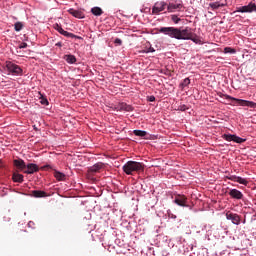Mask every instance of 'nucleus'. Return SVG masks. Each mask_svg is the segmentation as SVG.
Returning <instances> with one entry per match:
<instances>
[{"instance_id": "nucleus-27", "label": "nucleus", "mask_w": 256, "mask_h": 256, "mask_svg": "<svg viewBox=\"0 0 256 256\" xmlns=\"http://www.w3.org/2000/svg\"><path fill=\"white\" fill-rule=\"evenodd\" d=\"M209 7H211V9L213 11H216V9H219L220 7H223V4H221L220 2H211L209 4Z\"/></svg>"}, {"instance_id": "nucleus-38", "label": "nucleus", "mask_w": 256, "mask_h": 256, "mask_svg": "<svg viewBox=\"0 0 256 256\" xmlns=\"http://www.w3.org/2000/svg\"><path fill=\"white\" fill-rule=\"evenodd\" d=\"M147 101H149L150 103H153L155 101V96H153V95L148 96Z\"/></svg>"}, {"instance_id": "nucleus-26", "label": "nucleus", "mask_w": 256, "mask_h": 256, "mask_svg": "<svg viewBox=\"0 0 256 256\" xmlns=\"http://www.w3.org/2000/svg\"><path fill=\"white\" fill-rule=\"evenodd\" d=\"M39 95H40L39 99H40L41 105H45V106L49 105V100L47 99V97L41 94V92H39Z\"/></svg>"}, {"instance_id": "nucleus-12", "label": "nucleus", "mask_w": 256, "mask_h": 256, "mask_svg": "<svg viewBox=\"0 0 256 256\" xmlns=\"http://www.w3.org/2000/svg\"><path fill=\"white\" fill-rule=\"evenodd\" d=\"M114 111H126L127 113H131L133 111V107L130 104L125 102H119L114 108Z\"/></svg>"}, {"instance_id": "nucleus-32", "label": "nucleus", "mask_w": 256, "mask_h": 256, "mask_svg": "<svg viewBox=\"0 0 256 256\" xmlns=\"http://www.w3.org/2000/svg\"><path fill=\"white\" fill-rule=\"evenodd\" d=\"M187 109H189V107H187V105L181 104L180 106H178L176 108V111H187Z\"/></svg>"}, {"instance_id": "nucleus-16", "label": "nucleus", "mask_w": 256, "mask_h": 256, "mask_svg": "<svg viewBox=\"0 0 256 256\" xmlns=\"http://www.w3.org/2000/svg\"><path fill=\"white\" fill-rule=\"evenodd\" d=\"M166 7H167L168 13H173V12L177 11V9H181V7H183V5L175 4V3H169V4H167Z\"/></svg>"}, {"instance_id": "nucleus-20", "label": "nucleus", "mask_w": 256, "mask_h": 256, "mask_svg": "<svg viewBox=\"0 0 256 256\" xmlns=\"http://www.w3.org/2000/svg\"><path fill=\"white\" fill-rule=\"evenodd\" d=\"M54 177L57 181H65L67 179V175L65 173L60 172L58 170H54Z\"/></svg>"}, {"instance_id": "nucleus-24", "label": "nucleus", "mask_w": 256, "mask_h": 256, "mask_svg": "<svg viewBox=\"0 0 256 256\" xmlns=\"http://www.w3.org/2000/svg\"><path fill=\"white\" fill-rule=\"evenodd\" d=\"M12 179H13L14 183H23L24 176H23V174L14 173L12 176Z\"/></svg>"}, {"instance_id": "nucleus-6", "label": "nucleus", "mask_w": 256, "mask_h": 256, "mask_svg": "<svg viewBox=\"0 0 256 256\" xmlns=\"http://www.w3.org/2000/svg\"><path fill=\"white\" fill-rule=\"evenodd\" d=\"M165 9H167V2H156L152 7V15H160Z\"/></svg>"}, {"instance_id": "nucleus-40", "label": "nucleus", "mask_w": 256, "mask_h": 256, "mask_svg": "<svg viewBox=\"0 0 256 256\" xmlns=\"http://www.w3.org/2000/svg\"><path fill=\"white\" fill-rule=\"evenodd\" d=\"M55 46H56V47H63V43H62V42H57V43L55 44Z\"/></svg>"}, {"instance_id": "nucleus-31", "label": "nucleus", "mask_w": 256, "mask_h": 256, "mask_svg": "<svg viewBox=\"0 0 256 256\" xmlns=\"http://www.w3.org/2000/svg\"><path fill=\"white\" fill-rule=\"evenodd\" d=\"M146 255H147V256L155 255V248H153V247H147Z\"/></svg>"}, {"instance_id": "nucleus-5", "label": "nucleus", "mask_w": 256, "mask_h": 256, "mask_svg": "<svg viewBox=\"0 0 256 256\" xmlns=\"http://www.w3.org/2000/svg\"><path fill=\"white\" fill-rule=\"evenodd\" d=\"M55 31H58V33H60V35H63L64 37H67L68 39H79V36L71 33V32H67L63 29V27L56 23L53 25Z\"/></svg>"}, {"instance_id": "nucleus-39", "label": "nucleus", "mask_w": 256, "mask_h": 256, "mask_svg": "<svg viewBox=\"0 0 256 256\" xmlns=\"http://www.w3.org/2000/svg\"><path fill=\"white\" fill-rule=\"evenodd\" d=\"M116 245H119V247H121V245H123V243H121V240H115Z\"/></svg>"}, {"instance_id": "nucleus-4", "label": "nucleus", "mask_w": 256, "mask_h": 256, "mask_svg": "<svg viewBox=\"0 0 256 256\" xmlns=\"http://www.w3.org/2000/svg\"><path fill=\"white\" fill-rule=\"evenodd\" d=\"M6 69L9 75H14L15 77L23 76V68L11 61L6 62Z\"/></svg>"}, {"instance_id": "nucleus-9", "label": "nucleus", "mask_w": 256, "mask_h": 256, "mask_svg": "<svg viewBox=\"0 0 256 256\" xmlns=\"http://www.w3.org/2000/svg\"><path fill=\"white\" fill-rule=\"evenodd\" d=\"M226 219L227 221H231L233 225H241V216H239L237 213L227 212Z\"/></svg>"}, {"instance_id": "nucleus-19", "label": "nucleus", "mask_w": 256, "mask_h": 256, "mask_svg": "<svg viewBox=\"0 0 256 256\" xmlns=\"http://www.w3.org/2000/svg\"><path fill=\"white\" fill-rule=\"evenodd\" d=\"M105 167V163L103 162H98L96 164H94L91 168L90 171L92 173H98V171H101V169H103Z\"/></svg>"}, {"instance_id": "nucleus-25", "label": "nucleus", "mask_w": 256, "mask_h": 256, "mask_svg": "<svg viewBox=\"0 0 256 256\" xmlns=\"http://www.w3.org/2000/svg\"><path fill=\"white\" fill-rule=\"evenodd\" d=\"M223 53L229 54V55H235V53H237V50L235 48L225 47L223 50Z\"/></svg>"}, {"instance_id": "nucleus-23", "label": "nucleus", "mask_w": 256, "mask_h": 256, "mask_svg": "<svg viewBox=\"0 0 256 256\" xmlns=\"http://www.w3.org/2000/svg\"><path fill=\"white\" fill-rule=\"evenodd\" d=\"M133 135L136 137H142V139H147V135H149V133L144 130H133Z\"/></svg>"}, {"instance_id": "nucleus-41", "label": "nucleus", "mask_w": 256, "mask_h": 256, "mask_svg": "<svg viewBox=\"0 0 256 256\" xmlns=\"http://www.w3.org/2000/svg\"><path fill=\"white\" fill-rule=\"evenodd\" d=\"M33 225H35L33 221L28 222V227H33Z\"/></svg>"}, {"instance_id": "nucleus-14", "label": "nucleus", "mask_w": 256, "mask_h": 256, "mask_svg": "<svg viewBox=\"0 0 256 256\" xmlns=\"http://www.w3.org/2000/svg\"><path fill=\"white\" fill-rule=\"evenodd\" d=\"M68 13L72 15V17H75L76 19H85V12L82 10H76L74 8L68 9Z\"/></svg>"}, {"instance_id": "nucleus-10", "label": "nucleus", "mask_w": 256, "mask_h": 256, "mask_svg": "<svg viewBox=\"0 0 256 256\" xmlns=\"http://www.w3.org/2000/svg\"><path fill=\"white\" fill-rule=\"evenodd\" d=\"M228 195L231 197V199L236 201H242V199L245 197L243 192H241V190H237L236 188H231L228 192Z\"/></svg>"}, {"instance_id": "nucleus-1", "label": "nucleus", "mask_w": 256, "mask_h": 256, "mask_svg": "<svg viewBox=\"0 0 256 256\" xmlns=\"http://www.w3.org/2000/svg\"><path fill=\"white\" fill-rule=\"evenodd\" d=\"M158 32L162 35H167L170 39H177L178 41H192L196 45H203V41L197 37H193L191 28L186 27L185 29L177 27H160Z\"/></svg>"}, {"instance_id": "nucleus-17", "label": "nucleus", "mask_w": 256, "mask_h": 256, "mask_svg": "<svg viewBox=\"0 0 256 256\" xmlns=\"http://www.w3.org/2000/svg\"><path fill=\"white\" fill-rule=\"evenodd\" d=\"M158 238L163 241V243H166L168 247L173 248L175 247V243L171 239H169V236H163V235H158Z\"/></svg>"}, {"instance_id": "nucleus-18", "label": "nucleus", "mask_w": 256, "mask_h": 256, "mask_svg": "<svg viewBox=\"0 0 256 256\" xmlns=\"http://www.w3.org/2000/svg\"><path fill=\"white\" fill-rule=\"evenodd\" d=\"M64 60L66 61V63H68L69 65H75V63H77V58L75 57V55L73 54H67L64 56Z\"/></svg>"}, {"instance_id": "nucleus-2", "label": "nucleus", "mask_w": 256, "mask_h": 256, "mask_svg": "<svg viewBox=\"0 0 256 256\" xmlns=\"http://www.w3.org/2000/svg\"><path fill=\"white\" fill-rule=\"evenodd\" d=\"M143 163L137 161H128L123 165V171L126 175H133L134 173H139L143 171Z\"/></svg>"}, {"instance_id": "nucleus-35", "label": "nucleus", "mask_w": 256, "mask_h": 256, "mask_svg": "<svg viewBox=\"0 0 256 256\" xmlns=\"http://www.w3.org/2000/svg\"><path fill=\"white\" fill-rule=\"evenodd\" d=\"M114 43H115L116 45L121 46V45H123V40H121L120 38H115Z\"/></svg>"}, {"instance_id": "nucleus-36", "label": "nucleus", "mask_w": 256, "mask_h": 256, "mask_svg": "<svg viewBox=\"0 0 256 256\" xmlns=\"http://www.w3.org/2000/svg\"><path fill=\"white\" fill-rule=\"evenodd\" d=\"M27 47H28V45H27L26 42H22V43L18 46L19 49H27Z\"/></svg>"}, {"instance_id": "nucleus-34", "label": "nucleus", "mask_w": 256, "mask_h": 256, "mask_svg": "<svg viewBox=\"0 0 256 256\" xmlns=\"http://www.w3.org/2000/svg\"><path fill=\"white\" fill-rule=\"evenodd\" d=\"M143 53H155V48L150 46L149 48H146Z\"/></svg>"}, {"instance_id": "nucleus-37", "label": "nucleus", "mask_w": 256, "mask_h": 256, "mask_svg": "<svg viewBox=\"0 0 256 256\" xmlns=\"http://www.w3.org/2000/svg\"><path fill=\"white\" fill-rule=\"evenodd\" d=\"M42 171H45V169H53V166L46 164L40 168Z\"/></svg>"}, {"instance_id": "nucleus-3", "label": "nucleus", "mask_w": 256, "mask_h": 256, "mask_svg": "<svg viewBox=\"0 0 256 256\" xmlns=\"http://www.w3.org/2000/svg\"><path fill=\"white\" fill-rule=\"evenodd\" d=\"M222 97H225V99H228L229 101H236V103H238V105L241 107H250V109H256V103L253 101L235 98L229 94H222Z\"/></svg>"}, {"instance_id": "nucleus-28", "label": "nucleus", "mask_w": 256, "mask_h": 256, "mask_svg": "<svg viewBox=\"0 0 256 256\" xmlns=\"http://www.w3.org/2000/svg\"><path fill=\"white\" fill-rule=\"evenodd\" d=\"M170 19L175 25H179V22L181 21V18L177 14L170 15Z\"/></svg>"}, {"instance_id": "nucleus-22", "label": "nucleus", "mask_w": 256, "mask_h": 256, "mask_svg": "<svg viewBox=\"0 0 256 256\" xmlns=\"http://www.w3.org/2000/svg\"><path fill=\"white\" fill-rule=\"evenodd\" d=\"M90 11L95 17H101L103 15V9L99 6L92 7Z\"/></svg>"}, {"instance_id": "nucleus-8", "label": "nucleus", "mask_w": 256, "mask_h": 256, "mask_svg": "<svg viewBox=\"0 0 256 256\" xmlns=\"http://www.w3.org/2000/svg\"><path fill=\"white\" fill-rule=\"evenodd\" d=\"M225 178L228 179L229 181H233L234 183H239L240 185H244L245 187L249 185V181H247L245 178L241 176L228 175V176H225Z\"/></svg>"}, {"instance_id": "nucleus-21", "label": "nucleus", "mask_w": 256, "mask_h": 256, "mask_svg": "<svg viewBox=\"0 0 256 256\" xmlns=\"http://www.w3.org/2000/svg\"><path fill=\"white\" fill-rule=\"evenodd\" d=\"M32 197H35L36 199L47 197V192L43 190H33L32 191Z\"/></svg>"}, {"instance_id": "nucleus-15", "label": "nucleus", "mask_w": 256, "mask_h": 256, "mask_svg": "<svg viewBox=\"0 0 256 256\" xmlns=\"http://www.w3.org/2000/svg\"><path fill=\"white\" fill-rule=\"evenodd\" d=\"M14 167L18 168L19 171H25L27 169V164L25 163V160L19 158L14 160Z\"/></svg>"}, {"instance_id": "nucleus-33", "label": "nucleus", "mask_w": 256, "mask_h": 256, "mask_svg": "<svg viewBox=\"0 0 256 256\" xmlns=\"http://www.w3.org/2000/svg\"><path fill=\"white\" fill-rule=\"evenodd\" d=\"M167 216H168V219H177V215H175L174 213H172L171 210H167Z\"/></svg>"}, {"instance_id": "nucleus-13", "label": "nucleus", "mask_w": 256, "mask_h": 256, "mask_svg": "<svg viewBox=\"0 0 256 256\" xmlns=\"http://www.w3.org/2000/svg\"><path fill=\"white\" fill-rule=\"evenodd\" d=\"M39 166L35 163H28L26 165V170H24V173L26 175H33V173H38Z\"/></svg>"}, {"instance_id": "nucleus-7", "label": "nucleus", "mask_w": 256, "mask_h": 256, "mask_svg": "<svg viewBox=\"0 0 256 256\" xmlns=\"http://www.w3.org/2000/svg\"><path fill=\"white\" fill-rule=\"evenodd\" d=\"M222 139H224V141H229V142L233 141L234 143H238V144L245 143V141H247V139L241 138L235 134H223Z\"/></svg>"}, {"instance_id": "nucleus-30", "label": "nucleus", "mask_w": 256, "mask_h": 256, "mask_svg": "<svg viewBox=\"0 0 256 256\" xmlns=\"http://www.w3.org/2000/svg\"><path fill=\"white\" fill-rule=\"evenodd\" d=\"M23 27H24V24L23 22H16L14 24V30L19 33V31H22L23 30Z\"/></svg>"}, {"instance_id": "nucleus-29", "label": "nucleus", "mask_w": 256, "mask_h": 256, "mask_svg": "<svg viewBox=\"0 0 256 256\" xmlns=\"http://www.w3.org/2000/svg\"><path fill=\"white\" fill-rule=\"evenodd\" d=\"M190 84H191V79L185 78V79L182 80V82L180 83V89H184L185 87H188Z\"/></svg>"}, {"instance_id": "nucleus-11", "label": "nucleus", "mask_w": 256, "mask_h": 256, "mask_svg": "<svg viewBox=\"0 0 256 256\" xmlns=\"http://www.w3.org/2000/svg\"><path fill=\"white\" fill-rule=\"evenodd\" d=\"M173 203H175L179 207H189V205H187V196L183 194H177L175 196V199L173 200Z\"/></svg>"}]
</instances>
